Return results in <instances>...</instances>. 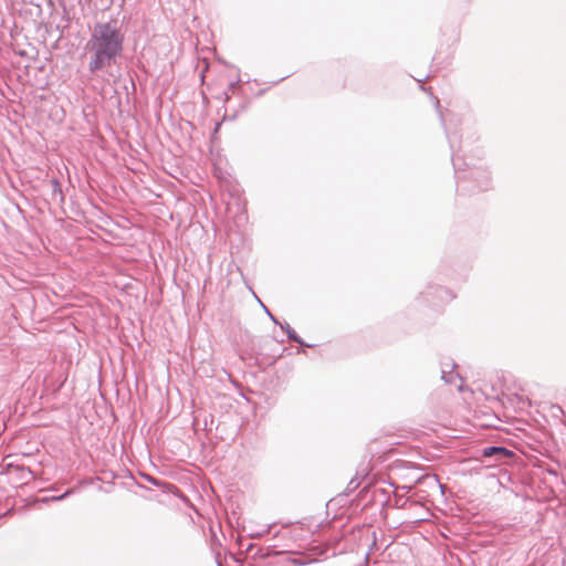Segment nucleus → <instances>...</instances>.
Listing matches in <instances>:
<instances>
[{
    "instance_id": "1",
    "label": "nucleus",
    "mask_w": 566,
    "mask_h": 566,
    "mask_svg": "<svg viewBox=\"0 0 566 566\" xmlns=\"http://www.w3.org/2000/svg\"><path fill=\"white\" fill-rule=\"evenodd\" d=\"M124 39L116 23H96L86 43V50L91 54L88 70L94 73L111 66L122 54Z\"/></svg>"
},
{
    "instance_id": "2",
    "label": "nucleus",
    "mask_w": 566,
    "mask_h": 566,
    "mask_svg": "<svg viewBox=\"0 0 566 566\" xmlns=\"http://www.w3.org/2000/svg\"><path fill=\"white\" fill-rule=\"evenodd\" d=\"M482 455L485 458L495 457L496 461H501L505 458H511L513 452L502 447H489L483 449Z\"/></svg>"
},
{
    "instance_id": "3",
    "label": "nucleus",
    "mask_w": 566,
    "mask_h": 566,
    "mask_svg": "<svg viewBox=\"0 0 566 566\" xmlns=\"http://www.w3.org/2000/svg\"><path fill=\"white\" fill-rule=\"evenodd\" d=\"M287 334H289L290 338L296 339V336L294 335V331H292L291 328L287 329Z\"/></svg>"
},
{
    "instance_id": "4",
    "label": "nucleus",
    "mask_w": 566,
    "mask_h": 566,
    "mask_svg": "<svg viewBox=\"0 0 566 566\" xmlns=\"http://www.w3.org/2000/svg\"><path fill=\"white\" fill-rule=\"evenodd\" d=\"M269 315H270L271 319L276 323V319L274 318V316H272L270 313H269Z\"/></svg>"
}]
</instances>
